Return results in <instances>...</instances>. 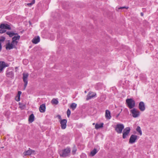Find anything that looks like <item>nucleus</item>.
Returning a JSON list of instances; mask_svg holds the SVG:
<instances>
[{
	"label": "nucleus",
	"mask_w": 158,
	"mask_h": 158,
	"mask_svg": "<svg viewBox=\"0 0 158 158\" xmlns=\"http://www.w3.org/2000/svg\"><path fill=\"white\" fill-rule=\"evenodd\" d=\"M70 148L69 147H67L66 148L62 150L60 152V157H65L69 156L70 152Z\"/></svg>",
	"instance_id": "1"
},
{
	"label": "nucleus",
	"mask_w": 158,
	"mask_h": 158,
	"mask_svg": "<svg viewBox=\"0 0 158 158\" xmlns=\"http://www.w3.org/2000/svg\"><path fill=\"white\" fill-rule=\"evenodd\" d=\"M126 103L127 107L130 109H133L135 106V101L131 98L127 99Z\"/></svg>",
	"instance_id": "2"
},
{
	"label": "nucleus",
	"mask_w": 158,
	"mask_h": 158,
	"mask_svg": "<svg viewBox=\"0 0 158 158\" xmlns=\"http://www.w3.org/2000/svg\"><path fill=\"white\" fill-rule=\"evenodd\" d=\"M6 75L7 77L11 79L14 78V74L12 67H9L7 68L6 71Z\"/></svg>",
	"instance_id": "3"
},
{
	"label": "nucleus",
	"mask_w": 158,
	"mask_h": 158,
	"mask_svg": "<svg viewBox=\"0 0 158 158\" xmlns=\"http://www.w3.org/2000/svg\"><path fill=\"white\" fill-rule=\"evenodd\" d=\"M124 128V126L123 124H118L115 126V130L118 134H121Z\"/></svg>",
	"instance_id": "4"
},
{
	"label": "nucleus",
	"mask_w": 158,
	"mask_h": 158,
	"mask_svg": "<svg viewBox=\"0 0 158 158\" xmlns=\"http://www.w3.org/2000/svg\"><path fill=\"white\" fill-rule=\"evenodd\" d=\"M29 76V74L27 73H23V79L24 83V90H25L27 85L28 84L27 78Z\"/></svg>",
	"instance_id": "5"
},
{
	"label": "nucleus",
	"mask_w": 158,
	"mask_h": 158,
	"mask_svg": "<svg viewBox=\"0 0 158 158\" xmlns=\"http://www.w3.org/2000/svg\"><path fill=\"white\" fill-rule=\"evenodd\" d=\"M133 117L134 118H137L140 115V112L135 108H133L130 110Z\"/></svg>",
	"instance_id": "6"
},
{
	"label": "nucleus",
	"mask_w": 158,
	"mask_h": 158,
	"mask_svg": "<svg viewBox=\"0 0 158 158\" xmlns=\"http://www.w3.org/2000/svg\"><path fill=\"white\" fill-rule=\"evenodd\" d=\"M139 137L135 135H132L129 139V143L130 144H133L136 142V140L139 138Z\"/></svg>",
	"instance_id": "7"
},
{
	"label": "nucleus",
	"mask_w": 158,
	"mask_h": 158,
	"mask_svg": "<svg viewBox=\"0 0 158 158\" xmlns=\"http://www.w3.org/2000/svg\"><path fill=\"white\" fill-rule=\"evenodd\" d=\"M131 130L130 127H127L123 129V138L125 139L126 138L127 136L128 135L129 133Z\"/></svg>",
	"instance_id": "8"
},
{
	"label": "nucleus",
	"mask_w": 158,
	"mask_h": 158,
	"mask_svg": "<svg viewBox=\"0 0 158 158\" xmlns=\"http://www.w3.org/2000/svg\"><path fill=\"white\" fill-rule=\"evenodd\" d=\"M9 64L5 61H0V71L1 72L2 71L4 68L9 67Z\"/></svg>",
	"instance_id": "9"
},
{
	"label": "nucleus",
	"mask_w": 158,
	"mask_h": 158,
	"mask_svg": "<svg viewBox=\"0 0 158 158\" xmlns=\"http://www.w3.org/2000/svg\"><path fill=\"white\" fill-rule=\"evenodd\" d=\"M0 28L11 30V27L9 25L4 23H1L0 25Z\"/></svg>",
	"instance_id": "10"
},
{
	"label": "nucleus",
	"mask_w": 158,
	"mask_h": 158,
	"mask_svg": "<svg viewBox=\"0 0 158 158\" xmlns=\"http://www.w3.org/2000/svg\"><path fill=\"white\" fill-rule=\"evenodd\" d=\"M67 121L66 119H63L60 121L61 128L62 129H64L66 128Z\"/></svg>",
	"instance_id": "11"
},
{
	"label": "nucleus",
	"mask_w": 158,
	"mask_h": 158,
	"mask_svg": "<svg viewBox=\"0 0 158 158\" xmlns=\"http://www.w3.org/2000/svg\"><path fill=\"white\" fill-rule=\"evenodd\" d=\"M5 46L6 49L7 50H10L13 49V48H17L16 46H13L11 44L9 40H8V42L5 45Z\"/></svg>",
	"instance_id": "12"
},
{
	"label": "nucleus",
	"mask_w": 158,
	"mask_h": 158,
	"mask_svg": "<svg viewBox=\"0 0 158 158\" xmlns=\"http://www.w3.org/2000/svg\"><path fill=\"white\" fill-rule=\"evenodd\" d=\"M139 108L141 111H143L145 109V106L143 102L141 101L139 102Z\"/></svg>",
	"instance_id": "13"
},
{
	"label": "nucleus",
	"mask_w": 158,
	"mask_h": 158,
	"mask_svg": "<svg viewBox=\"0 0 158 158\" xmlns=\"http://www.w3.org/2000/svg\"><path fill=\"white\" fill-rule=\"evenodd\" d=\"M40 111L41 113H44L45 112L46 110V106L45 103L41 105L39 108Z\"/></svg>",
	"instance_id": "14"
},
{
	"label": "nucleus",
	"mask_w": 158,
	"mask_h": 158,
	"mask_svg": "<svg viewBox=\"0 0 158 158\" xmlns=\"http://www.w3.org/2000/svg\"><path fill=\"white\" fill-rule=\"evenodd\" d=\"M105 118L107 119H110L111 118L110 111L108 110H106L105 111Z\"/></svg>",
	"instance_id": "15"
},
{
	"label": "nucleus",
	"mask_w": 158,
	"mask_h": 158,
	"mask_svg": "<svg viewBox=\"0 0 158 158\" xmlns=\"http://www.w3.org/2000/svg\"><path fill=\"white\" fill-rule=\"evenodd\" d=\"M40 40V38L39 36L35 37L32 40V42L34 44H37L39 43Z\"/></svg>",
	"instance_id": "16"
},
{
	"label": "nucleus",
	"mask_w": 158,
	"mask_h": 158,
	"mask_svg": "<svg viewBox=\"0 0 158 158\" xmlns=\"http://www.w3.org/2000/svg\"><path fill=\"white\" fill-rule=\"evenodd\" d=\"M35 119V116L33 114H31L29 116L28 121L30 123H31L34 121Z\"/></svg>",
	"instance_id": "17"
},
{
	"label": "nucleus",
	"mask_w": 158,
	"mask_h": 158,
	"mask_svg": "<svg viewBox=\"0 0 158 158\" xmlns=\"http://www.w3.org/2000/svg\"><path fill=\"white\" fill-rule=\"evenodd\" d=\"M22 92L21 91H19L18 94L15 98V99L17 102H19L20 100V97Z\"/></svg>",
	"instance_id": "18"
},
{
	"label": "nucleus",
	"mask_w": 158,
	"mask_h": 158,
	"mask_svg": "<svg viewBox=\"0 0 158 158\" xmlns=\"http://www.w3.org/2000/svg\"><path fill=\"white\" fill-rule=\"evenodd\" d=\"M96 95V94H92L91 95V94L90 93H89L86 96V100H88L90 99H91V98H93Z\"/></svg>",
	"instance_id": "19"
},
{
	"label": "nucleus",
	"mask_w": 158,
	"mask_h": 158,
	"mask_svg": "<svg viewBox=\"0 0 158 158\" xmlns=\"http://www.w3.org/2000/svg\"><path fill=\"white\" fill-rule=\"evenodd\" d=\"M104 123H101L100 124L96 123L95 126V128L96 129H98L103 127Z\"/></svg>",
	"instance_id": "20"
},
{
	"label": "nucleus",
	"mask_w": 158,
	"mask_h": 158,
	"mask_svg": "<svg viewBox=\"0 0 158 158\" xmlns=\"http://www.w3.org/2000/svg\"><path fill=\"white\" fill-rule=\"evenodd\" d=\"M35 152V151L31 149H29L26 152L24 155L25 156L30 155L33 153H34Z\"/></svg>",
	"instance_id": "21"
},
{
	"label": "nucleus",
	"mask_w": 158,
	"mask_h": 158,
	"mask_svg": "<svg viewBox=\"0 0 158 158\" xmlns=\"http://www.w3.org/2000/svg\"><path fill=\"white\" fill-rule=\"evenodd\" d=\"M98 152L97 150L94 148L92 151L90 152V155L91 156H94Z\"/></svg>",
	"instance_id": "22"
},
{
	"label": "nucleus",
	"mask_w": 158,
	"mask_h": 158,
	"mask_svg": "<svg viewBox=\"0 0 158 158\" xmlns=\"http://www.w3.org/2000/svg\"><path fill=\"white\" fill-rule=\"evenodd\" d=\"M6 34L10 37H12L15 35V32L12 31H7L6 32Z\"/></svg>",
	"instance_id": "23"
},
{
	"label": "nucleus",
	"mask_w": 158,
	"mask_h": 158,
	"mask_svg": "<svg viewBox=\"0 0 158 158\" xmlns=\"http://www.w3.org/2000/svg\"><path fill=\"white\" fill-rule=\"evenodd\" d=\"M136 131L139 133L140 135H142V132L141 130L140 127L139 126H138L136 128Z\"/></svg>",
	"instance_id": "24"
},
{
	"label": "nucleus",
	"mask_w": 158,
	"mask_h": 158,
	"mask_svg": "<svg viewBox=\"0 0 158 158\" xmlns=\"http://www.w3.org/2000/svg\"><path fill=\"white\" fill-rule=\"evenodd\" d=\"M77 106V104L73 103L71 104V105L70 108L72 109L73 110H74L76 108Z\"/></svg>",
	"instance_id": "25"
},
{
	"label": "nucleus",
	"mask_w": 158,
	"mask_h": 158,
	"mask_svg": "<svg viewBox=\"0 0 158 158\" xmlns=\"http://www.w3.org/2000/svg\"><path fill=\"white\" fill-rule=\"evenodd\" d=\"M20 37V35L14 36L12 38V40L14 41L19 40Z\"/></svg>",
	"instance_id": "26"
},
{
	"label": "nucleus",
	"mask_w": 158,
	"mask_h": 158,
	"mask_svg": "<svg viewBox=\"0 0 158 158\" xmlns=\"http://www.w3.org/2000/svg\"><path fill=\"white\" fill-rule=\"evenodd\" d=\"M52 104L57 105L58 104L59 102L57 99L53 98L51 101Z\"/></svg>",
	"instance_id": "27"
},
{
	"label": "nucleus",
	"mask_w": 158,
	"mask_h": 158,
	"mask_svg": "<svg viewBox=\"0 0 158 158\" xmlns=\"http://www.w3.org/2000/svg\"><path fill=\"white\" fill-rule=\"evenodd\" d=\"M77 149L76 147L75 146H74L73 148V150H72V154L73 155H74L76 153V152L77 151Z\"/></svg>",
	"instance_id": "28"
},
{
	"label": "nucleus",
	"mask_w": 158,
	"mask_h": 158,
	"mask_svg": "<svg viewBox=\"0 0 158 158\" xmlns=\"http://www.w3.org/2000/svg\"><path fill=\"white\" fill-rule=\"evenodd\" d=\"M71 111L69 109H68L67 111V116L68 117H69L70 115L71 114Z\"/></svg>",
	"instance_id": "29"
},
{
	"label": "nucleus",
	"mask_w": 158,
	"mask_h": 158,
	"mask_svg": "<svg viewBox=\"0 0 158 158\" xmlns=\"http://www.w3.org/2000/svg\"><path fill=\"white\" fill-rule=\"evenodd\" d=\"M5 37L3 36H2L1 39H0V43H2V42H4L5 40Z\"/></svg>",
	"instance_id": "30"
},
{
	"label": "nucleus",
	"mask_w": 158,
	"mask_h": 158,
	"mask_svg": "<svg viewBox=\"0 0 158 158\" xmlns=\"http://www.w3.org/2000/svg\"><path fill=\"white\" fill-rule=\"evenodd\" d=\"M35 3V0H33L31 2L29 3H28L27 4V5L29 6H32L33 4H34Z\"/></svg>",
	"instance_id": "31"
},
{
	"label": "nucleus",
	"mask_w": 158,
	"mask_h": 158,
	"mask_svg": "<svg viewBox=\"0 0 158 158\" xmlns=\"http://www.w3.org/2000/svg\"><path fill=\"white\" fill-rule=\"evenodd\" d=\"M6 31V30L4 29H0V33L2 34Z\"/></svg>",
	"instance_id": "32"
},
{
	"label": "nucleus",
	"mask_w": 158,
	"mask_h": 158,
	"mask_svg": "<svg viewBox=\"0 0 158 158\" xmlns=\"http://www.w3.org/2000/svg\"><path fill=\"white\" fill-rule=\"evenodd\" d=\"M13 46H16L15 45V41L14 40H12V41L10 43Z\"/></svg>",
	"instance_id": "33"
},
{
	"label": "nucleus",
	"mask_w": 158,
	"mask_h": 158,
	"mask_svg": "<svg viewBox=\"0 0 158 158\" xmlns=\"http://www.w3.org/2000/svg\"><path fill=\"white\" fill-rule=\"evenodd\" d=\"M23 63L25 65H26L28 63V61L26 60H24L23 61Z\"/></svg>",
	"instance_id": "34"
},
{
	"label": "nucleus",
	"mask_w": 158,
	"mask_h": 158,
	"mask_svg": "<svg viewBox=\"0 0 158 158\" xmlns=\"http://www.w3.org/2000/svg\"><path fill=\"white\" fill-rule=\"evenodd\" d=\"M57 117L60 120V121H61V120H62L61 119V116L60 115H57Z\"/></svg>",
	"instance_id": "35"
},
{
	"label": "nucleus",
	"mask_w": 158,
	"mask_h": 158,
	"mask_svg": "<svg viewBox=\"0 0 158 158\" xmlns=\"http://www.w3.org/2000/svg\"><path fill=\"white\" fill-rule=\"evenodd\" d=\"M2 43H0V52L2 50Z\"/></svg>",
	"instance_id": "36"
},
{
	"label": "nucleus",
	"mask_w": 158,
	"mask_h": 158,
	"mask_svg": "<svg viewBox=\"0 0 158 158\" xmlns=\"http://www.w3.org/2000/svg\"><path fill=\"white\" fill-rule=\"evenodd\" d=\"M18 40H16V41H15V45H17L18 43Z\"/></svg>",
	"instance_id": "37"
},
{
	"label": "nucleus",
	"mask_w": 158,
	"mask_h": 158,
	"mask_svg": "<svg viewBox=\"0 0 158 158\" xmlns=\"http://www.w3.org/2000/svg\"><path fill=\"white\" fill-rule=\"evenodd\" d=\"M84 156L85 157V154H82V155H81V158H85L84 157H83L82 156Z\"/></svg>",
	"instance_id": "38"
},
{
	"label": "nucleus",
	"mask_w": 158,
	"mask_h": 158,
	"mask_svg": "<svg viewBox=\"0 0 158 158\" xmlns=\"http://www.w3.org/2000/svg\"><path fill=\"white\" fill-rule=\"evenodd\" d=\"M15 36L19 35H18V33H15Z\"/></svg>",
	"instance_id": "39"
},
{
	"label": "nucleus",
	"mask_w": 158,
	"mask_h": 158,
	"mask_svg": "<svg viewBox=\"0 0 158 158\" xmlns=\"http://www.w3.org/2000/svg\"><path fill=\"white\" fill-rule=\"evenodd\" d=\"M120 113H118V114L116 115V117L117 118H118V117L119 116V115H120Z\"/></svg>",
	"instance_id": "40"
},
{
	"label": "nucleus",
	"mask_w": 158,
	"mask_h": 158,
	"mask_svg": "<svg viewBox=\"0 0 158 158\" xmlns=\"http://www.w3.org/2000/svg\"><path fill=\"white\" fill-rule=\"evenodd\" d=\"M140 15L142 16H143V12H141L140 13Z\"/></svg>",
	"instance_id": "41"
},
{
	"label": "nucleus",
	"mask_w": 158,
	"mask_h": 158,
	"mask_svg": "<svg viewBox=\"0 0 158 158\" xmlns=\"http://www.w3.org/2000/svg\"><path fill=\"white\" fill-rule=\"evenodd\" d=\"M128 7H127L126 6H123V8L124 9V8H126V9H128Z\"/></svg>",
	"instance_id": "42"
},
{
	"label": "nucleus",
	"mask_w": 158,
	"mask_h": 158,
	"mask_svg": "<svg viewBox=\"0 0 158 158\" xmlns=\"http://www.w3.org/2000/svg\"><path fill=\"white\" fill-rule=\"evenodd\" d=\"M123 9V7H120L118 8L119 9Z\"/></svg>",
	"instance_id": "43"
},
{
	"label": "nucleus",
	"mask_w": 158,
	"mask_h": 158,
	"mask_svg": "<svg viewBox=\"0 0 158 158\" xmlns=\"http://www.w3.org/2000/svg\"><path fill=\"white\" fill-rule=\"evenodd\" d=\"M29 23L30 24H31V22H29Z\"/></svg>",
	"instance_id": "44"
},
{
	"label": "nucleus",
	"mask_w": 158,
	"mask_h": 158,
	"mask_svg": "<svg viewBox=\"0 0 158 158\" xmlns=\"http://www.w3.org/2000/svg\"><path fill=\"white\" fill-rule=\"evenodd\" d=\"M17 67H15V69H17Z\"/></svg>",
	"instance_id": "45"
},
{
	"label": "nucleus",
	"mask_w": 158,
	"mask_h": 158,
	"mask_svg": "<svg viewBox=\"0 0 158 158\" xmlns=\"http://www.w3.org/2000/svg\"><path fill=\"white\" fill-rule=\"evenodd\" d=\"M93 125H94V124H95V123H93Z\"/></svg>",
	"instance_id": "46"
},
{
	"label": "nucleus",
	"mask_w": 158,
	"mask_h": 158,
	"mask_svg": "<svg viewBox=\"0 0 158 158\" xmlns=\"http://www.w3.org/2000/svg\"><path fill=\"white\" fill-rule=\"evenodd\" d=\"M86 91H85V93H86Z\"/></svg>",
	"instance_id": "47"
},
{
	"label": "nucleus",
	"mask_w": 158,
	"mask_h": 158,
	"mask_svg": "<svg viewBox=\"0 0 158 158\" xmlns=\"http://www.w3.org/2000/svg\"><path fill=\"white\" fill-rule=\"evenodd\" d=\"M1 71H0V73H1Z\"/></svg>",
	"instance_id": "48"
}]
</instances>
